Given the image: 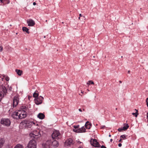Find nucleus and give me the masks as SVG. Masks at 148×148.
<instances>
[{
    "instance_id": "37",
    "label": "nucleus",
    "mask_w": 148,
    "mask_h": 148,
    "mask_svg": "<svg viewBox=\"0 0 148 148\" xmlns=\"http://www.w3.org/2000/svg\"><path fill=\"white\" fill-rule=\"evenodd\" d=\"M6 81H8L9 80V78L8 77H7L6 78Z\"/></svg>"
},
{
    "instance_id": "25",
    "label": "nucleus",
    "mask_w": 148,
    "mask_h": 148,
    "mask_svg": "<svg viewBox=\"0 0 148 148\" xmlns=\"http://www.w3.org/2000/svg\"><path fill=\"white\" fill-rule=\"evenodd\" d=\"M120 137L122 138L124 140L125 139L126 135H122Z\"/></svg>"
},
{
    "instance_id": "39",
    "label": "nucleus",
    "mask_w": 148,
    "mask_h": 148,
    "mask_svg": "<svg viewBox=\"0 0 148 148\" xmlns=\"http://www.w3.org/2000/svg\"><path fill=\"white\" fill-rule=\"evenodd\" d=\"M77 143H78V144H79L81 143V142L80 141H78L77 142Z\"/></svg>"
},
{
    "instance_id": "29",
    "label": "nucleus",
    "mask_w": 148,
    "mask_h": 148,
    "mask_svg": "<svg viewBox=\"0 0 148 148\" xmlns=\"http://www.w3.org/2000/svg\"><path fill=\"white\" fill-rule=\"evenodd\" d=\"M3 50V47H2V46L1 45H0V51L1 52Z\"/></svg>"
},
{
    "instance_id": "31",
    "label": "nucleus",
    "mask_w": 148,
    "mask_h": 148,
    "mask_svg": "<svg viewBox=\"0 0 148 148\" xmlns=\"http://www.w3.org/2000/svg\"><path fill=\"white\" fill-rule=\"evenodd\" d=\"M146 102L147 103V106L148 107V98H147L146 100Z\"/></svg>"
},
{
    "instance_id": "4",
    "label": "nucleus",
    "mask_w": 148,
    "mask_h": 148,
    "mask_svg": "<svg viewBox=\"0 0 148 148\" xmlns=\"http://www.w3.org/2000/svg\"><path fill=\"white\" fill-rule=\"evenodd\" d=\"M36 142L35 139H32L29 142L27 147L28 148H36Z\"/></svg>"
},
{
    "instance_id": "45",
    "label": "nucleus",
    "mask_w": 148,
    "mask_h": 148,
    "mask_svg": "<svg viewBox=\"0 0 148 148\" xmlns=\"http://www.w3.org/2000/svg\"><path fill=\"white\" fill-rule=\"evenodd\" d=\"M84 91H81V93H82V94H83L84 93Z\"/></svg>"
},
{
    "instance_id": "23",
    "label": "nucleus",
    "mask_w": 148,
    "mask_h": 148,
    "mask_svg": "<svg viewBox=\"0 0 148 148\" xmlns=\"http://www.w3.org/2000/svg\"><path fill=\"white\" fill-rule=\"evenodd\" d=\"M14 148H24L23 147L22 145L18 144Z\"/></svg>"
},
{
    "instance_id": "2",
    "label": "nucleus",
    "mask_w": 148,
    "mask_h": 148,
    "mask_svg": "<svg viewBox=\"0 0 148 148\" xmlns=\"http://www.w3.org/2000/svg\"><path fill=\"white\" fill-rule=\"evenodd\" d=\"M33 124H35V123L29 121H23L20 124L23 127L27 128H30Z\"/></svg>"
},
{
    "instance_id": "26",
    "label": "nucleus",
    "mask_w": 148,
    "mask_h": 148,
    "mask_svg": "<svg viewBox=\"0 0 148 148\" xmlns=\"http://www.w3.org/2000/svg\"><path fill=\"white\" fill-rule=\"evenodd\" d=\"M123 130V128H119L118 129V131L120 132H122Z\"/></svg>"
},
{
    "instance_id": "7",
    "label": "nucleus",
    "mask_w": 148,
    "mask_h": 148,
    "mask_svg": "<svg viewBox=\"0 0 148 148\" xmlns=\"http://www.w3.org/2000/svg\"><path fill=\"white\" fill-rule=\"evenodd\" d=\"M1 124L6 126H9L11 123L10 120L8 119H2L1 121Z\"/></svg>"
},
{
    "instance_id": "40",
    "label": "nucleus",
    "mask_w": 148,
    "mask_h": 148,
    "mask_svg": "<svg viewBox=\"0 0 148 148\" xmlns=\"http://www.w3.org/2000/svg\"><path fill=\"white\" fill-rule=\"evenodd\" d=\"M4 0H0V1L2 3H4Z\"/></svg>"
},
{
    "instance_id": "33",
    "label": "nucleus",
    "mask_w": 148,
    "mask_h": 148,
    "mask_svg": "<svg viewBox=\"0 0 148 148\" xmlns=\"http://www.w3.org/2000/svg\"><path fill=\"white\" fill-rule=\"evenodd\" d=\"M147 122H148V112L147 113Z\"/></svg>"
},
{
    "instance_id": "16",
    "label": "nucleus",
    "mask_w": 148,
    "mask_h": 148,
    "mask_svg": "<svg viewBox=\"0 0 148 148\" xmlns=\"http://www.w3.org/2000/svg\"><path fill=\"white\" fill-rule=\"evenodd\" d=\"M85 126L86 128L89 129L91 127V124L89 122L87 121L85 124Z\"/></svg>"
},
{
    "instance_id": "27",
    "label": "nucleus",
    "mask_w": 148,
    "mask_h": 148,
    "mask_svg": "<svg viewBox=\"0 0 148 148\" xmlns=\"http://www.w3.org/2000/svg\"><path fill=\"white\" fill-rule=\"evenodd\" d=\"M74 128H75V129H76L78 128L79 127V125H75L74 126Z\"/></svg>"
},
{
    "instance_id": "11",
    "label": "nucleus",
    "mask_w": 148,
    "mask_h": 148,
    "mask_svg": "<svg viewBox=\"0 0 148 148\" xmlns=\"http://www.w3.org/2000/svg\"><path fill=\"white\" fill-rule=\"evenodd\" d=\"M52 141L51 140H48L45 143H43L42 145L44 148H50Z\"/></svg>"
},
{
    "instance_id": "22",
    "label": "nucleus",
    "mask_w": 148,
    "mask_h": 148,
    "mask_svg": "<svg viewBox=\"0 0 148 148\" xmlns=\"http://www.w3.org/2000/svg\"><path fill=\"white\" fill-rule=\"evenodd\" d=\"M124 126L123 127V130H126L129 127V126L128 125V124L125 123L124 124Z\"/></svg>"
},
{
    "instance_id": "20",
    "label": "nucleus",
    "mask_w": 148,
    "mask_h": 148,
    "mask_svg": "<svg viewBox=\"0 0 148 148\" xmlns=\"http://www.w3.org/2000/svg\"><path fill=\"white\" fill-rule=\"evenodd\" d=\"M22 30L23 32H26L27 34L29 33V29L26 27H23L22 28Z\"/></svg>"
},
{
    "instance_id": "47",
    "label": "nucleus",
    "mask_w": 148,
    "mask_h": 148,
    "mask_svg": "<svg viewBox=\"0 0 148 148\" xmlns=\"http://www.w3.org/2000/svg\"><path fill=\"white\" fill-rule=\"evenodd\" d=\"M119 82H120V83H122V82H121V81H119Z\"/></svg>"
},
{
    "instance_id": "5",
    "label": "nucleus",
    "mask_w": 148,
    "mask_h": 148,
    "mask_svg": "<svg viewBox=\"0 0 148 148\" xmlns=\"http://www.w3.org/2000/svg\"><path fill=\"white\" fill-rule=\"evenodd\" d=\"M1 91H0V102L2 97L4 96V95H5L7 92V89L3 85L1 86Z\"/></svg>"
},
{
    "instance_id": "18",
    "label": "nucleus",
    "mask_w": 148,
    "mask_h": 148,
    "mask_svg": "<svg viewBox=\"0 0 148 148\" xmlns=\"http://www.w3.org/2000/svg\"><path fill=\"white\" fill-rule=\"evenodd\" d=\"M38 91H36L35 92H34L33 95V96L34 97L36 98L38 97Z\"/></svg>"
},
{
    "instance_id": "41",
    "label": "nucleus",
    "mask_w": 148,
    "mask_h": 148,
    "mask_svg": "<svg viewBox=\"0 0 148 148\" xmlns=\"http://www.w3.org/2000/svg\"><path fill=\"white\" fill-rule=\"evenodd\" d=\"M36 3H35V2H34V3H33V5H36Z\"/></svg>"
},
{
    "instance_id": "43",
    "label": "nucleus",
    "mask_w": 148,
    "mask_h": 148,
    "mask_svg": "<svg viewBox=\"0 0 148 148\" xmlns=\"http://www.w3.org/2000/svg\"><path fill=\"white\" fill-rule=\"evenodd\" d=\"M113 141V139H111L110 140V141L111 142H112Z\"/></svg>"
},
{
    "instance_id": "44",
    "label": "nucleus",
    "mask_w": 148,
    "mask_h": 148,
    "mask_svg": "<svg viewBox=\"0 0 148 148\" xmlns=\"http://www.w3.org/2000/svg\"><path fill=\"white\" fill-rule=\"evenodd\" d=\"M109 136L110 137L111 136V135L110 134L109 135Z\"/></svg>"
},
{
    "instance_id": "1",
    "label": "nucleus",
    "mask_w": 148,
    "mask_h": 148,
    "mask_svg": "<svg viewBox=\"0 0 148 148\" xmlns=\"http://www.w3.org/2000/svg\"><path fill=\"white\" fill-rule=\"evenodd\" d=\"M29 110L28 108L26 106L22 107L20 110H16L13 112L12 116L16 119H21L25 118Z\"/></svg>"
},
{
    "instance_id": "13",
    "label": "nucleus",
    "mask_w": 148,
    "mask_h": 148,
    "mask_svg": "<svg viewBox=\"0 0 148 148\" xmlns=\"http://www.w3.org/2000/svg\"><path fill=\"white\" fill-rule=\"evenodd\" d=\"M73 144V140L71 138H69L66 140L65 143V145L66 146H70L71 145H72Z\"/></svg>"
},
{
    "instance_id": "24",
    "label": "nucleus",
    "mask_w": 148,
    "mask_h": 148,
    "mask_svg": "<svg viewBox=\"0 0 148 148\" xmlns=\"http://www.w3.org/2000/svg\"><path fill=\"white\" fill-rule=\"evenodd\" d=\"M135 110H136V112L135 113H132V114L134 116L136 117L138 114V111L136 110V109H135Z\"/></svg>"
},
{
    "instance_id": "14",
    "label": "nucleus",
    "mask_w": 148,
    "mask_h": 148,
    "mask_svg": "<svg viewBox=\"0 0 148 148\" xmlns=\"http://www.w3.org/2000/svg\"><path fill=\"white\" fill-rule=\"evenodd\" d=\"M91 144L93 146L96 147H99L100 145L99 143L95 139L93 140V142L91 141Z\"/></svg>"
},
{
    "instance_id": "46",
    "label": "nucleus",
    "mask_w": 148,
    "mask_h": 148,
    "mask_svg": "<svg viewBox=\"0 0 148 148\" xmlns=\"http://www.w3.org/2000/svg\"><path fill=\"white\" fill-rule=\"evenodd\" d=\"M78 148H83L82 147H79Z\"/></svg>"
},
{
    "instance_id": "6",
    "label": "nucleus",
    "mask_w": 148,
    "mask_h": 148,
    "mask_svg": "<svg viewBox=\"0 0 148 148\" xmlns=\"http://www.w3.org/2000/svg\"><path fill=\"white\" fill-rule=\"evenodd\" d=\"M53 139H58L61 137V135L59 132L57 130L54 131L52 134Z\"/></svg>"
},
{
    "instance_id": "49",
    "label": "nucleus",
    "mask_w": 148,
    "mask_h": 148,
    "mask_svg": "<svg viewBox=\"0 0 148 148\" xmlns=\"http://www.w3.org/2000/svg\"><path fill=\"white\" fill-rule=\"evenodd\" d=\"M121 57V58H123V56H122Z\"/></svg>"
},
{
    "instance_id": "19",
    "label": "nucleus",
    "mask_w": 148,
    "mask_h": 148,
    "mask_svg": "<svg viewBox=\"0 0 148 148\" xmlns=\"http://www.w3.org/2000/svg\"><path fill=\"white\" fill-rule=\"evenodd\" d=\"M4 142V141L3 139L2 138L0 139V148H1V147L3 146Z\"/></svg>"
},
{
    "instance_id": "32",
    "label": "nucleus",
    "mask_w": 148,
    "mask_h": 148,
    "mask_svg": "<svg viewBox=\"0 0 148 148\" xmlns=\"http://www.w3.org/2000/svg\"><path fill=\"white\" fill-rule=\"evenodd\" d=\"M79 17L78 18L80 20V17H82V14H79Z\"/></svg>"
},
{
    "instance_id": "21",
    "label": "nucleus",
    "mask_w": 148,
    "mask_h": 148,
    "mask_svg": "<svg viewBox=\"0 0 148 148\" xmlns=\"http://www.w3.org/2000/svg\"><path fill=\"white\" fill-rule=\"evenodd\" d=\"M16 72L17 73L19 76H21L22 75V71L19 69H16Z\"/></svg>"
},
{
    "instance_id": "8",
    "label": "nucleus",
    "mask_w": 148,
    "mask_h": 148,
    "mask_svg": "<svg viewBox=\"0 0 148 148\" xmlns=\"http://www.w3.org/2000/svg\"><path fill=\"white\" fill-rule=\"evenodd\" d=\"M43 99L44 98L42 96H40L39 97L35 98L34 100L36 104L38 105L42 103Z\"/></svg>"
},
{
    "instance_id": "28",
    "label": "nucleus",
    "mask_w": 148,
    "mask_h": 148,
    "mask_svg": "<svg viewBox=\"0 0 148 148\" xmlns=\"http://www.w3.org/2000/svg\"><path fill=\"white\" fill-rule=\"evenodd\" d=\"M89 82V83L90 84H94V82L92 81H88Z\"/></svg>"
},
{
    "instance_id": "10",
    "label": "nucleus",
    "mask_w": 148,
    "mask_h": 148,
    "mask_svg": "<svg viewBox=\"0 0 148 148\" xmlns=\"http://www.w3.org/2000/svg\"><path fill=\"white\" fill-rule=\"evenodd\" d=\"M73 131L76 133L85 132L86 131V130L84 127L83 126L81 128L77 129H73Z\"/></svg>"
},
{
    "instance_id": "48",
    "label": "nucleus",
    "mask_w": 148,
    "mask_h": 148,
    "mask_svg": "<svg viewBox=\"0 0 148 148\" xmlns=\"http://www.w3.org/2000/svg\"><path fill=\"white\" fill-rule=\"evenodd\" d=\"M130 71H128V73H129L130 72Z\"/></svg>"
},
{
    "instance_id": "9",
    "label": "nucleus",
    "mask_w": 148,
    "mask_h": 148,
    "mask_svg": "<svg viewBox=\"0 0 148 148\" xmlns=\"http://www.w3.org/2000/svg\"><path fill=\"white\" fill-rule=\"evenodd\" d=\"M19 101V96L16 95L14 97L13 100V107H16L18 105Z\"/></svg>"
},
{
    "instance_id": "3",
    "label": "nucleus",
    "mask_w": 148,
    "mask_h": 148,
    "mask_svg": "<svg viewBox=\"0 0 148 148\" xmlns=\"http://www.w3.org/2000/svg\"><path fill=\"white\" fill-rule=\"evenodd\" d=\"M30 136L32 139H34L36 140L40 136V131L39 130H37L33 131L32 133L30 134Z\"/></svg>"
},
{
    "instance_id": "30",
    "label": "nucleus",
    "mask_w": 148,
    "mask_h": 148,
    "mask_svg": "<svg viewBox=\"0 0 148 148\" xmlns=\"http://www.w3.org/2000/svg\"><path fill=\"white\" fill-rule=\"evenodd\" d=\"M106 127L105 125H102L101 126V128L102 129H104Z\"/></svg>"
},
{
    "instance_id": "35",
    "label": "nucleus",
    "mask_w": 148,
    "mask_h": 148,
    "mask_svg": "<svg viewBox=\"0 0 148 148\" xmlns=\"http://www.w3.org/2000/svg\"><path fill=\"white\" fill-rule=\"evenodd\" d=\"M118 146L119 147H121L122 146V144L121 143H119L118 144Z\"/></svg>"
},
{
    "instance_id": "17",
    "label": "nucleus",
    "mask_w": 148,
    "mask_h": 148,
    "mask_svg": "<svg viewBox=\"0 0 148 148\" xmlns=\"http://www.w3.org/2000/svg\"><path fill=\"white\" fill-rule=\"evenodd\" d=\"M37 116L38 118L40 119H42L44 118L45 116L44 114L42 113H40L38 114Z\"/></svg>"
},
{
    "instance_id": "34",
    "label": "nucleus",
    "mask_w": 148,
    "mask_h": 148,
    "mask_svg": "<svg viewBox=\"0 0 148 148\" xmlns=\"http://www.w3.org/2000/svg\"><path fill=\"white\" fill-rule=\"evenodd\" d=\"M101 148H107L106 147H105L104 146L102 145L101 147Z\"/></svg>"
},
{
    "instance_id": "42",
    "label": "nucleus",
    "mask_w": 148,
    "mask_h": 148,
    "mask_svg": "<svg viewBox=\"0 0 148 148\" xmlns=\"http://www.w3.org/2000/svg\"><path fill=\"white\" fill-rule=\"evenodd\" d=\"M79 110L80 112H82V110L81 109H79Z\"/></svg>"
},
{
    "instance_id": "12",
    "label": "nucleus",
    "mask_w": 148,
    "mask_h": 148,
    "mask_svg": "<svg viewBox=\"0 0 148 148\" xmlns=\"http://www.w3.org/2000/svg\"><path fill=\"white\" fill-rule=\"evenodd\" d=\"M27 23L28 24V25L29 26H34L35 24V22L32 19H29L27 20Z\"/></svg>"
},
{
    "instance_id": "15",
    "label": "nucleus",
    "mask_w": 148,
    "mask_h": 148,
    "mask_svg": "<svg viewBox=\"0 0 148 148\" xmlns=\"http://www.w3.org/2000/svg\"><path fill=\"white\" fill-rule=\"evenodd\" d=\"M52 145L54 147H57L59 145L58 143L56 140L53 141L51 143Z\"/></svg>"
},
{
    "instance_id": "36",
    "label": "nucleus",
    "mask_w": 148,
    "mask_h": 148,
    "mask_svg": "<svg viewBox=\"0 0 148 148\" xmlns=\"http://www.w3.org/2000/svg\"><path fill=\"white\" fill-rule=\"evenodd\" d=\"M82 19H84L85 20V17L84 16H82Z\"/></svg>"
},
{
    "instance_id": "38",
    "label": "nucleus",
    "mask_w": 148,
    "mask_h": 148,
    "mask_svg": "<svg viewBox=\"0 0 148 148\" xmlns=\"http://www.w3.org/2000/svg\"><path fill=\"white\" fill-rule=\"evenodd\" d=\"M119 142H122V138H121L120 139V140L119 141Z\"/></svg>"
}]
</instances>
